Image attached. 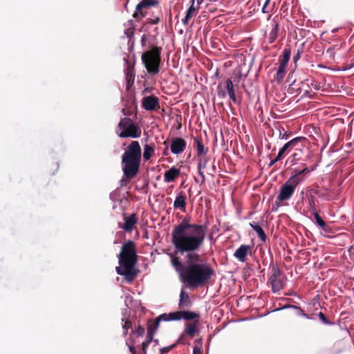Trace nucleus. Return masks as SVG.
Instances as JSON below:
<instances>
[{
	"mask_svg": "<svg viewBox=\"0 0 354 354\" xmlns=\"http://www.w3.org/2000/svg\"><path fill=\"white\" fill-rule=\"evenodd\" d=\"M313 216L315 217L317 224L319 227H321L324 231H328V225H326L325 221L322 219L319 214L317 212H315V214H313Z\"/></svg>",
	"mask_w": 354,
	"mask_h": 354,
	"instance_id": "obj_29",
	"label": "nucleus"
},
{
	"mask_svg": "<svg viewBox=\"0 0 354 354\" xmlns=\"http://www.w3.org/2000/svg\"><path fill=\"white\" fill-rule=\"evenodd\" d=\"M133 268H116V272L118 274L124 276L125 279L131 282L135 278V274L132 272Z\"/></svg>",
	"mask_w": 354,
	"mask_h": 354,
	"instance_id": "obj_18",
	"label": "nucleus"
},
{
	"mask_svg": "<svg viewBox=\"0 0 354 354\" xmlns=\"http://www.w3.org/2000/svg\"><path fill=\"white\" fill-rule=\"evenodd\" d=\"M186 196L182 192L176 198L174 202V207L176 209H180L181 212H185Z\"/></svg>",
	"mask_w": 354,
	"mask_h": 354,
	"instance_id": "obj_17",
	"label": "nucleus"
},
{
	"mask_svg": "<svg viewBox=\"0 0 354 354\" xmlns=\"http://www.w3.org/2000/svg\"><path fill=\"white\" fill-rule=\"evenodd\" d=\"M120 268H133L136 263V252L135 244L129 241L123 244L120 253L118 255Z\"/></svg>",
	"mask_w": 354,
	"mask_h": 354,
	"instance_id": "obj_4",
	"label": "nucleus"
},
{
	"mask_svg": "<svg viewBox=\"0 0 354 354\" xmlns=\"http://www.w3.org/2000/svg\"><path fill=\"white\" fill-rule=\"evenodd\" d=\"M306 139L304 137H297L290 141L286 143L279 150V156H283V153L289 149L296 147L299 142L301 141H305Z\"/></svg>",
	"mask_w": 354,
	"mask_h": 354,
	"instance_id": "obj_16",
	"label": "nucleus"
},
{
	"mask_svg": "<svg viewBox=\"0 0 354 354\" xmlns=\"http://www.w3.org/2000/svg\"><path fill=\"white\" fill-rule=\"evenodd\" d=\"M180 169L175 166H173L169 170L165 172L164 181L165 183L174 182L180 176Z\"/></svg>",
	"mask_w": 354,
	"mask_h": 354,
	"instance_id": "obj_14",
	"label": "nucleus"
},
{
	"mask_svg": "<svg viewBox=\"0 0 354 354\" xmlns=\"http://www.w3.org/2000/svg\"><path fill=\"white\" fill-rule=\"evenodd\" d=\"M158 3V0H142L136 6L133 17L138 21L141 20L147 15L151 7H156Z\"/></svg>",
	"mask_w": 354,
	"mask_h": 354,
	"instance_id": "obj_9",
	"label": "nucleus"
},
{
	"mask_svg": "<svg viewBox=\"0 0 354 354\" xmlns=\"http://www.w3.org/2000/svg\"><path fill=\"white\" fill-rule=\"evenodd\" d=\"M303 315H304V317H307V315H306V314L303 313Z\"/></svg>",
	"mask_w": 354,
	"mask_h": 354,
	"instance_id": "obj_53",
	"label": "nucleus"
},
{
	"mask_svg": "<svg viewBox=\"0 0 354 354\" xmlns=\"http://www.w3.org/2000/svg\"><path fill=\"white\" fill-rule=\"evenodd\" d=\"M142 150L138 141H132L122 156V166L124 176L131 179L138 171L141 162Z\"/></svg>",
	"mask_w": 354,
	"mask_h": 354,
	"instance_id": "obj_2",
	"label": "nucleus"
},
{
	"mask_svg": "<svg viewBox=\"0 0 354 354\" xmlns=\"http://www.w3.org/2000/svg\"><path fill=\"white\" fill-rule=\"evenodd\" d=\"M129 350L132 354H136V348L133 346H129Z\"/></svg>",
	"mask_w": 354,
	"mask_h": 354,
	"instance_id": "obj_44",
	"label": "nucleus"
},
{
	"mask_svg": "<svg viewBox=\"0 0 354 354\" xmlns=\"http://www.w3.org/2000/svg\"><path fill=\"white\" fill-rule=\"evenodd\" d=\"M206 167V160H202V169H205Z\"/></svg>",
	"mask_w": 354,
	"mask_h": 354,
	"instance_id": "obj_47",
	"label": "nucleus"
},
{
	"mask_svg": "<svg viewBox=\"0 0 354 354\" xmlns=\"http://www.w3.org/2000/svg\"><path fill=\"white\" fill-rule=\"evenodd\" d=\"M138 220L135 214H131L128 217L124 218V224L120 227L124 231L130 232L133 230L134 225L137 223Z\"/></svg>",
	"mask_w": 354,
	"mask_h": 354,
	"instance_id": "obj_15",
	"label": "nucleus"
},
{
	"mask_svg": "<svg viewBox=\"0 0 354 354\" xmlns=\"http://www.w3.org/2000/svg\"><path fill=\"white\" fill-rule=\"evenodd\" d=\"M217 89H218V91H217L218 96L221 98H224L226 96V93L224 91H223L222 89H221L219 86H218Z\"/></svg>",
	"mask_w": 354,
	"mask_h": 354,
	"instance_id": "obj_35",
	"label": "nucleus"
},
{
	"mask_svg": "<svg viewBox=\"0 0 354 354\" xmlns=\"http://www.w3.org/2000/svg\"><path fill=\"white\" fill-rule=\"evenodd\" d=\"M145 41H146V37H145V35H143L141 38V42H142V45H145Z\"/></svg>",
	"mask_w": 354,
	"mask_h": 354,
	"instance_id": "obj_46",
	"label": "nucleus"
},
{
	"mask_svg": "<svg viewBox=\"0 0 354 354\" xmlns=\"http://www.w3.org/2000/svg\"><path fill=\"white\" fill-rule=\"evenodd\" d=\"M295 308L297 310H300L301 312H302V310L301 309L300 307H298V306H293V305H288V306H283V308H281V309H285V308Z\"/></svg>",
	"mask_w": 354,
	"mask_h": 354,
	"instance_id": "obj_38",
	"label": "nucleus"
},
{
	"mask_svg": "<svg viewBox=\"0 0 354 354\" xmlns=\"http://www.w3.org/2000/svg\"><path fill=\"white\" fill-rule=\"evenodd\" d=\"M288 134L286 131H284L283 133L282 132H280L279 133V138L281 139H284V140H287L288 139Z\"/></svg>",
	"mask_w": 354,
	"mask_h": 354,
	"instance_id": "obj_40",
	"label": "nucleus"
},
{
	"mask_svg": "<svg viewBox=\"0 0 354 354\" xmlns=\"http://www.w3.org/2000/svg\"><path fill=\"white\" fill-rule=\"evenodd\" d=\"M197 323L196 322L194 324H187L184 330L185 334L193 337L197 332Z\"/></svg>",
	"mask_w": 354,
	"mask_h": 354,
	"instance_id": "obj_24",
	"label": "nucleus"
},
{
	"mask_svg": "<svg viewBox=\"0 0 354 354\" xmlns=\"http://www.w3.org/2000/svg\"><path fill=\"white\" fill-rule=\"evenodd\" d=\"M286 278L280 270L274 266L271 270V275L269 277V282L274 292L280 291L285 286Z\"/></svg>",
	"mask_w": 354,
	"mask_h": 354,
	"instance_id": "obj_8",
	"label": "nucleus"
},
{
	"mask_svg": "<svg viewBox=\"0 0 354 354\" xmlns=\"http://www.w3.org/2000/svg\"><path fill=\"white\" fill-rule=\"evenodd\" d=\"M207 227L191 223L184 218L176 225L171 233V241L175 252L168 253L174 270L180 280L189 288L204 285L214 271L208 263H199L201 256L197 253L204 244Z\"/></svg>",
	"mask_w": 354,
	"mask_h": 354,
	"instance_id": "obj_1",
	"label": "nucleus"
},
{
	"mask_svg": "<svg viewBox=\"0 0 354 354\" xmlns=\"http://www.w3.org/2000/svg\"><path fill=\"white\" fill-rule=\"evenodd\" d=\"M301 183L297 176H290L281 187L277 201L282 202L289 200L293 195L296 187Z\"/></svg>",
	"mask_w": 354,
	"mask_h": 354,
	"instance_id": "obj_7",
	"label": "nucleus"
},
{
	"mask_svg": "<svg viewBox=\"0 0 354 354\" xmlns=\"http://www.w3.org/2000/svg\"><path fill=\"white\" fill-rule=\"evenodd\" d=\"M195 142L196 143V150L197 154L198 156L201 157L207 153V149L205 148L202 142L199 139H196Z\"/></svg>",
	"mask_w": 354,
	"mask_h": 354,
	"instance_id": "obj_27",
	"label": "nucleus"
},
{
	"mask_svg": "<svg viewBox=\"0 0 354 354\" xmlns=\"http://www.w3.org/2000/svg\"><path fill=\"white\" fill-rule=\"evenodd\" d=\"M154 328H155V325H154V322H153V324L151 325H150V326L149 327V334L151 336L149 339L143 342L142 344V347H143V350H145V348H147L149 344L150 343L151 339L152 338L153 333H154L155 330H156V329H154Z\"/></svg>",
	"mask_w": 354,
	"mask_h": 354,
	"instance_id": "obj_30",
	"label": "nucleus"
},
{
	"mask_svg": "<svg viewBox=\"0 0 354 354\" xmlns=\"http://www.w3.org/2000/svg\"><path fill=\"white\" fill-rule=\"evenodd\" d=\"M250 226L256 232L260 240L266 242L267 236L262 227L255 222L250 223Z\"/></svg>",
	"mask_w": 354,
	"mask_h": 354,
	"instance_id": "obj_22",
	"label": "nucleus"
},
{
	"mask_svg": "<svg viewBox=\"0 0 354 354\" xmlns=\"http://www.w3.org/2000/svg\"><path fill=\"white\" fill-rule=\"evenodd\" d=\"M286 66L279 64V66L277 71V75H276V81L278 83H280L282 81V80L283 79L284 75L286 74Z\"/></svg>",
	"mask_w": 354,
	"mask_h": 354,
	"instance_id": "obj_26",
	"label": "nucleus"
},
{
	"mask_svg": "<svg viewBox=\"0 0 354 354\" xmlns=\"http://www.w3.org/2000/svg\"><path fill=\"white\" fill-rule=\"evenodd\" d=\"M159 21V17H155L154 19H150L149 23L151 24H158Z\"/></svg>",
	"mask_w": 354,
	"mask_h": 354,
	"instance_id": "obj_41",
	"label": "nucleus"
},
{
	"mask_svg": "<svg viewBox=\"0 0 354 354\" xmlns=\"http://www.w3.org/2000/svg\"><path fill=\"white\" fill-rule=\"evenodd\" d=\"M204 0H196L197 1V4L198 5H201L203 2Z\"/></svg>",
	"mask_w": 354,
	"mask_h": 354,
	"instance_id": "obj_48",
	"label": "nucleus"
},
{
	"mask_svg": "<svg viewBox=\"0 0 354 354\" xmlns=\"http://www.w3.org/2000/svg\"><path fill=\"white\" fill-rule=\"evenodd\" d=\"M266 6H263L262 8V12L264 13L267 12V11L266 10Z\"/></svg>",
	"mask_w": 354,
	"mask_h": 354,
	"instance_id": "obj_49",
	"label": "nucleus"
},
{
	"mask_svg": "<svg viewBox=\"0 0 354 354\" xmlns=\"http://www.w3.org/2000/svg\"><path fill=\"white\" fill-rule=\"evenodd\" d=\"M155 149L153 145H146L144 147L143 158L145 160H149L154 154Z\"/></svg>",
	"mask_w": 354,
	"mask_h": 354,
	"instance_id": "obj_25",
	"label": "nucleus"
},
{
	"mask_svg": "<svg viewBox=\"0 0 354 354\" xmlns=\"http://www.w3.org/2000/svg\"><path fill=\"white\" fill-rule=\"evenodd\" d=\"M194 1L195 0H191V6L187 9L185 18L182 19V23L184 25H187L189 23L190 19L195 15L196 8L194 6Z\"/></svg>",
	"mask_w": 354,
	"mask_h": 354,
	"instance_id": "obj_21",
	"label": "nucleus"
},
{
	"mask_svg": "<svg viewBox=\"0 0 354 354\" xmlns=\"http://www.w3.org/2000/svg\"><path fill=\"white\" fill-rule=\"evenodd\" d=\"M131 327V322L129 321H125L124 324L122 326L123 333L124 335H127L128 333V329Z\"/></svg>",
	"mask_w": 354,
	"mask_h": 354,
	"instance_id": "obj_34",
	"label": "nucleus"
},
{
	"mask_svg": "<svg viewBox=\"0 0 354 354\" xmlns=\"http://www.w3.org/2000/svg\"><path fill=\"white\" fill-rule=\"evenodd\" d=\"M186 147V142L183 138H176L172 140L170 148L173 154H180L183 152Z\"/></svg>",
	"mask_w": 354,
	"mask_h": 354,
	"instance_id": "obj_12",
	"label": "nucleus"
},
{
	"mask_svg": "<svg viewBox=\"0 0 354 354\" xmlns=\"http://www.w3.org/2000/svg\"><path fill=\"white\" fill-rule=\"evenodd\" d=\"M124 60L127 65V72H126V79L128 82H129L131 80L133 81L134 74L133 73V70L130 67L129 62L127 60V59H126V58H124Z\"/></svg>",
	"mask_w": 354,
	"mask_h": 354,
	"instance_id": "obj_28",
	"label": "nucleus"
},
{
	"mask_svg": "<svg viewBox=\"0 0 354 354\" xmlns=\"http://www.w3.org/2000/svg\"><path fill=\"white\" fill-rule=\"evenodd\" d=\"M241 77H242V74L241 73H238L233 77V81L231 79H227L225 82V86H226V89L227 91V93L229 95L230 100L234 103H236L237 100H236V97L235 95L234 86L233 82L238 83L240 81Z\"/></svg>",
	"mask_w": 354,
	"mask_h": 354,
	"instance_id": "obj_10",
	"label": "nucleus"
},
{
	"mask_svg": "<svg viewBox=\"0 0 354 354\" xmlns=\"http://www.w3.org/2000/svg\"><path fill=\"white\" fill-rule=\"evenodd\" d=\"M281 156H279V153H278L277 157L272 160L270 162V165H272L273 164L276 163L277 161H279L281 158Z\"/></svg>",
	"mask_w": 354,
	"mask_h": 354,
	"instance_id": "obj_39",
	"label": "nucleus"
},
{
	"mask_svg": "<svg viewBox=\"0 0 354 354\" xmlns=\"http://www.w3.org/2000/svg\"><path fill=\"white\" fill-rule=\"evenodd\" d=\"M314 170V167H312L311 169H309L308 167H306L297 173L296 174L293 175L292 176H297L299 180H301V183L304 180V178L301 176L304 174H308L310 171Z\"/></svg>",
	"mask_w": 354,
	"mask_h": 354,
	"instance_id": "obj_31",
	"label": "nucleus"
},
{
	"mask_svg": "<svg viewBox=\"0 0 354 354\" xmlns=\"http://www.w3.org/2000/svg\"><path fill=\"white\" fill-rule=\"evenodd\" d=\"M197 319L196 322L199 320V315L191 311H176L170 313H163L159 315L154 320V329H157L160 322L178 321L181 319L185 320H193Z\"/></svg>",
	"mask_w": 354,
	"mask_h": 354,
	"instance_id": "obj_5",
	"label": "nucleus"
},
{
	"mask_svg": "<svg viewBox=\"0 0 354 354\" xmlns=\"http://www.w3.org/2000/svg\"><path fill=\"white\" fill-rule=\"evenodd\" d=\"M191 304V301L188 295V293L186 292L183 289L181 290L180 293V299H179V307L183 308L185 307H188Z\"/></svg>",
	"mask_w": 354,
	"mask_h": 354,
	"instance_id": "obj_20",
	"label": "nucleus"
},
{
	"mask_svg": "<svg viewBox=\"0 0 354 354\" xmlns=\"http://www.w3.org/2000/svg\"><path fill=\"white\" fill-rule=\"evenodd\" d=\"M129 31H130V30H129ZM125 33L127 34V37H129V35L128 30H126Z\"/></svg>",
	"mask_w": 354,
	"mask_h": 354,
	"instance_id": "obj_51",
	"label": "nucleus"
},
{
	"mask_svg": "<svg viewBox=\"0 0 354 354\" xmlns=\"http://www.w3.org/2000/svg\"><path fill=\"white\" fill-rule=\"evenodd\" d=\"M301 51L298 50L297 52L294 55L293 62L295 63H297V62L301 58Z\"/></svg>",
	"mask_w": 354,
	"mask_h": 354,
	"instance_id": "obj_36",
	"label": "nucleus"
},
{
	"mask_svg": "<svg viewBox=\"0 0 354 354\" xmlns=\"http://www.w3.org/2000/svg\"><path fill=\"white\" fill-rule=\"evenodd\" d=\"M142 106L147 111H154L159 107V99L154 95L143 97Z\"/></svg>",
	"mask_w": 354,
	"mask_h": 354,
	"instance_id": "obj_11",
	"label": "nucleus"
},
{
	"mask_svg": "<svg viewBox=\"0 0 354 354\" xmlns=\"http://www.w3.org/2000/svg\"><path fill=\"white\" fill-rule=\"evenodd\" d=\"M269 1L270 0H266L263 6H267L268 4L269 3Z\"/></svg>",
	"mask_w": 354,
	"mask_h": 354,
	"instance_id": "obj_50",
	"label": "nucleus"
},
{
	"mask_svg": "<svg viewBox=\"0 0 354 354\" xmlns=\"http://www.w3.org/2000/svg\"><path fill=\"white\" fill-rule=\"evenodd\" d=\"M198 171L201 177L202 178V182H205V177L204 175V173L202 169V158H201L199 159L198 163Z\"/></svg>",
	"mask_w": 354,
	"mask_h": 354,
	"instance_id": "obj_33",
	"label": "nucleus"
},
{
	"mask_svg": "<svg viewBox=\"0 0 354 354\" xmlns=\"http://www.w3.org/2000/svg\"><path fill=\"white\" fill-rule=\"evenodd\" d=\"M319 317L320 318V319L324 322V323H327V320L324 316V315L322 313H319Z\"/></svg>",
	"mask_w": 354,
	"mask_h": 354,
	"instance_id": "obj_42",
	"label": "nucleus"
},
{
	"mask_svg": "<svg viewBox=\"0 0 354 354\" xmlns=\"http://www.w3.org/2000/svg\"><path fill=\"white\" fill-rule=\"evenodd\" d=\"M161 48L153 46L151 50L142 53L141 59L147 72L157 74L160 71Z\"/></svg>",
	"mask_w": 354,
	"mask_h": 354,
	"instance_id": "obj_3",
	"label": "nucleus"
},
{
	"mask_svg": "<svg viewBox=\"0 0 354 354\" xmlns=\"http://www.w3.org/2000/svg\"><path fill=\"white\" fill-rule=\"evenodd\" d=\"M194 354H201L200 348H194Z\"/></svg>",
	"mask_w": 354,
	"mask_h": 354,
	"instance_id": "obj_45",
	"label": "nucleus"
},
{
	"mask_svg": "<svg viewBox=\"0 0 354 354\" xmlns=\"http://www.w3.org/2000/svg\"><path fill=\"white\" fill-rule=\"evenodd\" d=\"M301 149H299L298 151L295 152V153H293V155H292V156H293V157H294V158H295V160H297L299 159V158H296V157H297V156H298L299 155V153H301Z\"/></svg>",
	"mask_w": 354,
	"mask_h": 354,
	"instance_id": "obj_43",
	"label": "nucleus"
},
{
	"mask_svg": "<svg viewBox=\"0 0 354 354\" xmlns=\"http://www.w3.org/2000/svg\"><path fill=\"white\" fill-rule=\"evenodd\" d=\"M278 32L279 24L275 19H273L271 23V30L268 36V41L270 44L273 43L276 40L278 36Z\"/></svg>",
	"mask_w": 354,
	"mask_h": 354,
	"instance_id": "obj_19",
	"label": "nucleus"
},
{
	"mask_svg": "<svg viewBox=\"0 0 354 354\" xmlns=\"http://www.w3.org/2000/svg\"><path fill=\"white\" fill-rule=\"evenodd\" d=\"M252 246L249 245H241L234 253V257L240 262H245L246 257L251 252Z\"/></svg>",
	"mask_w": 354,
	"mask_h": 354,
	"instance_id": "obj_13",
	"label": "nucleus"
},
{
	"mask_svg": "<svg viewBox=\"0 0 354 354\" xmlns=\"http://www.w3.org/2000/svg\"><path fill=\"white\" fill-rule=\"evenodd\" d=\"M136 333L138 336H142L145 333V328L141 326H138L136 330Z\"/></svg>",
	"mask_w": 354,
	"mask_h": 354,
	"instance_id": "obj_37",
	"label": "nucleus"
},
{
	"mask_svg": "<svg viewBox=\"0 0 354 354\" xmlns=\"http://www.w3.org/2000/svg\"><path fill=\"white\" fill-rule=\"evenodd\" d=\"M291 55V50L290 48H286L282 55L279 58V63L280 65H283L287 66L288 62L290 60Z\"/></svg>",
	"mask_w": 354,
	"mask_h": 354,
	"instance_id": "obj_23",
	"label": "nucleus"
},
{
	"mask_svg": "<svg viewBox=\"0 0 354 354\" xmlns=\"http://www.w3.org/2000/svg\"><path fill=\"white\" fill-rule=\"evenodd\" d=\"M308 203H309V211L313 215V214H315V212H317V209L315 207V201H314V199L313 197H311V198L308 199Z\"/></svg>",
	"mask_w": 354,
	"mask_h": 354,
	"instance_id": "obj_32",
	"label": "nucleus"
},
{
	"mask_svg": "<svg viewBox=\"0 0 354 354\" xmlns=\"http://www.w3.org/2000/svg\"><path fill=\"white\" fill-rule=\"evenodd\" d=\"M122 131L118 134L120 138H137L141 136V129L127 118H122L118 124Z\"/></svg>",
	"mask_w": 354,
	"mask_h": 354,
	"instance_id": "obj_6",
	"label": "nucleus"
},
{
	"mask_svg": "<svg viewBox=\"0 0 354 354\" xmlns=\"http://www.w3.org/2000/svg\"><path fill=\"white\" fill-rule=\"evenodd\" d=\"M124 319H125V317H124L122 319V322H124Z\"/></svg>",
	"mask_w": 354,
	"mask_h": 354,
	"instance_id": "obj_52",
	"label": "nucleus"
}]
</instances>
